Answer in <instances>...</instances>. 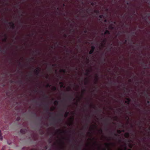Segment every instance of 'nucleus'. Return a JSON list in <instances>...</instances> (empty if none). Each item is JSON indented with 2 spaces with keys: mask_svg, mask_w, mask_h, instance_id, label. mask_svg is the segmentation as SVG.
<instances>
[{
  "mask_svg": "<svg viewBox=\"0 0 150 150\" xmlns=\"http://www.w3.org/2000/svg\"><path fill=\"white\" fill-rule=\"evenodd\" d=\"M99 132H102V129H100L99 130Z\"/></svg>",
  "mask_w": 150,
  "mask_h": 150,
  "instance_id": "nucleus-21",
  "label": "nucleus"
},
{
  "mask_svg": "<svg viewBox=\"0 0 150 150\" xmlns=\"http://www.w3.org/2000/svg\"><path fill=\"white\" fill-rule=\"evenodd\" d=\"M88 1H91L92 0H88Z\"/></svg>",
  "mask_w": 150,
  "mask_h": 150,
  "instance_id": "nucleus-30",
  "label": "nucleus"
},
{
  "mask_svg": "<svg viewBox=\"0 0 150 150\" xmlns=\"http://www.w3.org/2000/svg\"><path fill=\"white\" fill-rule=\"evenodd\" d=\"M21 132L22 133H25V129H22L21 130Z\"/></svg>",
  "mask_w": 150,
  "mask_h": 150,
  "instance_id": "nucleus-13",
  "label": "nucleus"
},
{
  "mask_svg": "<svg viewBox=\"0 0 150 150\" xmlns=\"http://www.w3.org/2000/svg\"><path fill=\"white\" fill-rule=\"evenodd\" d=\"M106 9L107 10V9Z\"/></svg>",
  "mask_w": 150,
  "mask_h": 150,
  "instance_id": "nucleus-35",
  "label": "nucleus"
},
{
  "mask_svg": "<svg viewBox=\"0 0 150 150\" xmlns=\"http://www.w3.org/2000/svg\"><path fill=\"white\" fill-rule=\"evenodd\" d=\"M9 25L11 27V28L13 29L14 28V24L12 22H10L8 23Z\"/></svg>",
  "mask_w": 150,
  "mask_h": 150,
  "instance_id": "nucleus-5",
  "label": "nucleus"
},
{
  "mask_svg": "<svg viewBox=\"0 0 150 150\" xmlns=\"http://www.w3.org/2000/svg\"><path fill=\"white\" fill-rule=\"evenodd\" d=\"M59 84H61V87H63V82H59Z\"/></svg>",
  "mask_w": 150,
  "mask_h": 150,
  "instance_id": "nucleus-18",
  "label": "nucleus"
},
{
  "mask_svg": "<svg viewBox=\"0 0 150 150\" xmlns=\"http://www.w3.org/2000/svg\"><path fill=\"white\" fill-rule=\"evenodd\" d=\"M7 9V10H8V9Z\"/></svg>",
  "mask_w": 150,
  "mask_h": 150,
  "instance_id": "nucleus-33",
  "label": "nucleus"
},
{
  "mask_svg": "<svg viewBox=\"0 0 150 150\" xmlns=\"http://www.w3.org/2000/svg\"><path fill=\"white\" fill-rule=\"evenodd\" d=\"M1 135V131H0V136Z\"/></svg>",
  "mask_w": 150,
  "mask_h": 150,
  "instance_id": "nucleus-27",
  "label": "nucleus"
},
{
  "mask_svg": "<svg viewBox=\"0 0 150 150\" xmlns=\"http://www.w3.org/2000/svg\"><path fill=\"white\" fill-rule=\"evenodd\" d=\"M91 4L93 6H94L96 4V2L95 1L92 2Z\"/></svg>",
  "mask_w": 150,
  "mask_h": 150,
  "instance_id": "nucleus-14",
  "label": "nucleus"
},
{
  "mask_svg": "<svg viewBox=\"0 0 150 150\" xmlns=\"http://www.w3.org/2000/svg\"><path fill=\"white\" fill-rule=\"evenodd\" d=\"M99 17L100 18H104V15H100Z\"/></svg>",
  "mask_w": 150,
  "mask_h": 150,
  "instance_id": "nucleus-15",
  "label": "nucleus"
},
{
  "mask_svg": "<svg viewBox=\"0 0 150 150\" xmlns=\"http://www.w3.org/2000/svg\"><path fill=\"white\" fill-rule=\"evenodd\" d=\"M126 99L127 100L125 101V103H127L128 104H129L130 101V99L129 98H127Z\"/></svg>",
  "mask_w": 150,
  "mask_h": 150,
  "instance_id": "nucleus-7",
  "label": "nucleus"
},
{
  "mask_svg": "<svg viewBox=\"0 0 150 150\" xmlns=\"http://www.w3.org/2000/svg\"><path fill=\"white\" fill-rule=\"evenodd\" d=\"M148 103H149V101H148Z\"/></svg>",
  "mask_w": 150,
  "mask_h": 150,
  "instance_id": "nucleus-34",
  "label": "nucleus"
},
{
  "mask_svg": "<svg viewBox=\"0 0 150 150\" xmlns=\"http://www.w3.org/2000/svg\"><path fill=\"white\" fill-rule=\"evenodd\" d=\"M69 113V112L68 111H66L64 114V117H67L68 116Z\"/></svg>",
  "mask_w": 150,
  "mask_h": 150,
  "instance_id": "nucleus-9",
  "label": "nucleus"
},
{
  "mask_svg": "<svg viewBox=\"0 0 150 150\" xmlns=\"http://www.w3.org/2000/svg\"><path fill=\"white\" fill-rule=\"evenodd\" d=\"M51 85L49 84H47V85H46V87H51Z\"/></svg>",
  "mask_w": 150,
  "mask_h": 150,
  "instance_id": "nucleus-19",
  "label": "nucleus"
},
{
  "mask_svg": "<svg viewBox=\"0 0 150 150\" xmlns=\"http://www.w3.org/2000/svg\"><path fill=\"white\" fill-rule=\"evenodd\" d=\"M53 89L54 90H55L56 89V88L55 87H54L53 88Z\"/></svg>",
  "mask_w": 150,
  "mask_h": 150,
  "instance_id": "nucleus-20",
  "label": "nucleus"
},
{
  "mask_svg": "<svg viewBox=\"0 0 150 150\" xmlns=\"http://www.w3.org/2000/svg\"><path fill=\"white\" fill-rule=\"evenodd\" d=\"M105 41V40H103V41L104 42Z\"/></svg>",
  "mask_w": 150,
  "mask_h": 150,
  "instance_id": "nucleus-28",
  "label": "nucleus"
},
{
  "mask_svg": "<svg viewBox=\"0 0 150 150\" xmlns=\"http://www.w3.org/2000/svg\"><path fill=\"white\" fill-rule=\"evenodd\" d=\"M2 138L1 137V138H0V140H2Z\"/></svg>",
  "mask_w": 150,
  "mask_h": 150,
  "instance_id": "nucleus-26",
  "label": "nucleus"
},
{
  "mask_svg": "<svg viewBox=\"0 0 150 150\" xmlns=\"http://www.w3.org/2000/svg\"><path fill=\"white\" fill-rule=\"evenodd\" d=\"M58 103V101L57 100H55L54 102V104L55 105H57Z\"/></svg>",
  "mask_w": 150,
  "mask_h": 150,
  "instance_id": "nucleus-11",
  "label": "nucleus"
},
{
  "mask_svg": "<svg viewBox=\"0 0 150 150\" xmlns=\"http://www.w3.org/2000/svg\"><path fill=\"white\" fill-rule=\"evenodd\" d=\"M110 34V33L109 32V31L108 30H106L105 31V33H104V34H102V35H106L107 34Z\"/></svg>",
  "mask_w": 150,
  "mask_h": 150,
  "instance_id": "nucleus-8",
  "label": "nucleus"
},
{
  "mask_svg": "<svg viewBox=\"0 0 150 150\" xmlns=\"http://www.w3.org/2000/svg\"><path fill=\"white\" fill-rule=\"evenodd\" d=\"M84 32L85 33H86L87 32V31H86V30H85V31H84Z\"/></svg>",
  "mask_w": 150,
  "mask_h": 150,
  "instance_id": "nucleus-24",
  "label": "nucleus"
},
{
  "mask_svg": "<svg viewBox=\"0 0 150 150\" xmlns=\"http://www.w3.org/2000/svg\"><path fill=\"white\" fill-rule=\"evenodd\" d=\"M105 144L106 145H109V144H107V143H106V144Z\"/></svg>",
  "mask_w": 150,
  "mask_h": 150,
  "instance_id": "nucleus-25",
  "label": "nucleus"
},
{
  "mask_svg": "<svg viewBox=\"0 0 150 150\" xmlns=\"http://www.w3.org/2000/svg\"><path fill=\"white\" fill-rule=\"evenodd\" d=\"M54 109V108H51V110H53Z\"/></svg>",
  "mask_w": 150,
  "mask_h": 150,
  "instance_id": "nucleus-22",
  "label": "nucleus"
},
{
  "mask_svg": "<svg viewBox=\"0 0 150 150\" xmlns=\"http://www.w3.org/2000/svg\"><path fill=\"white\" fill-rule=\"evenodd\" d=\"M56 9L58 10V9H59L58 8H57Z\"/></svg>",
  "mask_w": 150,
  "mask_h": 150,
  "instance_id": "nucleus-32",
  "label": "nucleus"
},
{
  "mask_svg": "<svg viewBox=\"0 0 150 150\" xmlns=\"http://www.w3.org/2000/svg\"><path fill=\"white\" fill-rule=\"evenodd\" d=\"M142 3H145L150 5V0H141Z\"/></svg>",
  "mask_w": 150,
  "mask_h": 150,
  "instance_id": "nucleus-2",
  "label": "nucleus"
},
{
  "mask_svg": "<svg viewBox=\"0 0 150 150\" xmlns=\"http://www.w3.org/2000/svg\"><path fill=\"white\" fill-rule=\"evenodd\" d=\"M95 47L94 46H92L91 47V50L89 52V54H91L93 53V52L94 50H95Z\"/></svg>",
  "mask_w": 150,
  "mask_h": 150,
  "instance_id": "nucleus-3",
  "label": "nucleus"
},
{
  "mask_svg": "<svg viewBox=\"0 0 150 150\" xmlns=\"http://www.w3.org/2000/svg\"><path fill=\"white\" fill-rule=\"evenodd\" d=\"M60 72H62L64 73H65V70L64 69H61L60 70Z\"/></svg>",
  "mask_w": 150,
  "mask_h": 150,
  "instance_id": "nucleus-16",
  "label": "nucleus"
},
{
  "mask_svg": "<svg viewBox=\"0 0 150 150\" xmlns=\"http://www.w3.org/2000/svg\"><path fill=\"white\" fill-rule=\"evenodd\" d=\"M87 9V10H88V9Z\"/></svg>",
  "mask_w": 150,
  "mask_h": 150,
  "instance_id": "nucleus-37",
  "label": "nucleus"
},
{
  "mask_svg": "<svg viewBox=\"0 0 150 150\" xmlns=\"http://www.w3.org/2000/svg\"><path fill=\"white\" fill-rule=\"evenodd\" d=\"M89 70L87 69L86 71V72L85 73V75H88L89 74Z\"/></svg>",
  "mask_w": 150,
  "mask_h": 150,
  "instance_id": "nucleus-12",
  "label": "nucleus"
},
{
  "mask_svg": "<svg viewBox=\"0 0 150 150\" xmlns=\"http://www.w3.org/2000/svg\"><path fill=\"white\" fill-rule=\"evenodd\" d=\"M64 131H61L59 129H58L57 130L56 133L57 134H61L62 133H64Z\"/></svg>",
  "mask_w": 150,
  "mask_h": 150,
  "instance_id": "nucleus-6",
  "label": "nucleus"
},
{
  "mask_svg": "<svg viewBox=\"0 0 150 150\" xmlns=\"http://www.w3.org/2000/svg\"><path fill=\"white\" fill-rule=\"evenodd\" d=\"M110 28H112L110 26Z\"/></svg>",
  "mask_w": 150,
  "mask_h": 150,
  "instance_id": "nucleus-29",
  "label": "nucleus"
},
{
  "mask_svg": "<svg viewBox=\"0 0 150 150\" xmlns=\"http://www.w3.org/2000/svg\"><path fill=\"white\" fill-rule=\"evenodd\" d=\"M122 132H124V130H122V131L120 130H118V132L119 133H120Z\"/></svg>",
  "mask_w": 150,
  "mask_h": 150,
  "instance_id": "nucleus-17",
  "label": "nucleus"
},
{
  "mask_svg": "<svg viewBox=\"0 0 150 150\" xmlns=\"http://www.w3.org/2000/svg\"><path fill=\"white\" fill-rule=\"evenodd\" d=\"M130 0H121L123 4L128 5Z\"/></svg>",
  "mask_w": 150,
  "mask_h": 150,
  "instance_id": "nucleus-1",
  "label": "nucleus"
},
{
  "mask_svg": "<svg viewBox=\"0 0 150 150\" xmlns=\"http://www.w3.org/2000/svg\"><path fill=\"white\" fill-rule=\"evenodd\" d=\"M20 9V10H21V9Z\"/></svg>",
  "mask_w": 150,
  "mask_h": 150,
  "instance_id": "nucleus-36",
  "label": "nucleus"
},
{
  "mask_svg": "<svg viewBox=\"0 0 150 150\" xmlns=\"http://www.w3.org/2000/svg\"><path fill=\"white\" fill-rule=\"evenodd\" d=\"M103 150H106V149H103Z\"/></svg>",
  "mask_w": 150,
  "mask_h": 150,
  "instance_id": "nucleus-31",
  "label": "nucleus"
},
{
  "mask_svg": "<svg viewBox=\"0 0 150 150\" xmlns=\"http://www.w3.org/2000/svg\"><path fill=\"white\" fill-rule=\"evenodd\" d=\"M40 71V70L38 68H36L34 70V72L37 75H38L39 74Z\"/></svg>",
  "mask_w": 150,
  "mask_h": 150,
  "instance_id": "nucleus-4",
  "label": "nucleus"
},
{
  "mask_svg": "<svg viewBox=\"0 0 150 150\" xmlns=\"http://www.w3.org/2000/svg\"><path fill=\"white\" fill-rule=\"evenodd\" d=\"M98 10H96V12H98Z\"/></svg>",
  "mask_w": 150,
  "mask_h": 150,
  "instance_id": "nucleus-23",
  "label": "nucleus"
},
{
  "mask_svg": "<svg viewBox=\"0 0 150 150\" xmlns=\"http://www.w3.org/2000/svg\"><path fill=\"white\" fill-rule=\"evenodd\" d=\"M125 137L126 138H128L129 136V134L128 132H126L125 134Z\"/></svg>",
  "mask_w": 150,
  "mask_h": 150,
  "instance_id": "nucleus-10",
  "label": "nucleus"
}]
</instances>
